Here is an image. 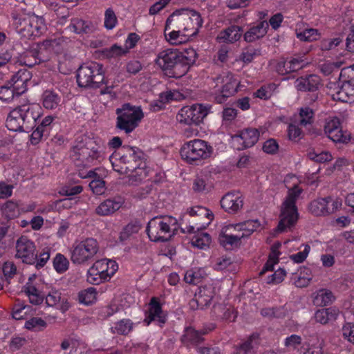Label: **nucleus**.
Segmentation results:
<instances>
[{
  "mask_svg": "<svg viewBox=\"0 0 354 354\" xmlns=\"http://www.w3.org/2000/svg\"><path fill=\"white\" fill-rule=\"evenodd\" d=\"M210 106L202 104H194L183 107L177 115V120L180 124H194L198 126L209 112Z\"/></svg>",
  "mask_w": 354,
  "mask_h": 354,
  "instance_id": "obj_12",
  "label": "nucleus"
},
{
  "mask_svg": "<svg viewBox=\"0 0 354 354\" xmlns=\"http://www.w3.org/2000/svg\"><path fill=\"white\" fill-rule=\"evenodd\" d=\"M80 303L88 305L92 304L96 299V291L94 288H89L82 290L78 295Z\"/></svg>",
  "mask_w": 354,
  "mask_h": 354,
  "instance_id": "obj_47",
  "label": "nucleus"
},
{
  "mask_svg": "<svg viewBox=\"0 0 354 354\" xmlns=\"http://www.w3.org/2000/svg\"><path fill=\"white\" fill-rule=\"evenodd\" d=\"M30 308V306L24 305L19 301L16 303L12 308V317L17 320L26 319Z\"/></svg>",
  "mask_w": 354,
  "mask_h": 354,
  "instance_id": "obj_45",
  "label": "nucleus"
},
{
  "mask_svg": "<svg viewBox=\"0 0 354 354\" xmlns=\"http://www.w3.org/2000/svg\"><path fill=\"white\" fill-rule=\"evenodd\" d=\"M309 159L317 162H325L332 160V155L328 151H322L321 153H316L314 151L308 153Z\"/></svg>",
  "mask_w": 354,
  "mask_h": 354,
  "instance_id": "obj_59",
  "label": "nucleus"
},
{
  "mask_svg": "<svg viewBox=\"0 0 354 354\" xmlns=\"http://www.w3.org/2000/svg\"><path fill=\"white\" fill-rule=\"evenodd\" d=\"M205 276L203 269H192L187 270L185 274L184 280L189 284H198Z\"/></svg>",
  "mask_w": 354,
  "mask_h": 354,
  "instance_id": "obj_43",
  "label": "nucleus"
},
{
  "mask_svg": "<svg viewBox=\"0 0 354 354\" xmlns=\"http://www.w3.org/2000/svg\"><path fill=\"white\" fill-rule=\"evenodd\" d=\"M259 343V335L254 333L245 342L240 344L236 351L239 354H248L257 348Z\"/></svg>",
  "mask_w": 354,
  "mask_h": 354,
  "instance_id": "obj_37",
  "label": "nucleus"
},
{
  "mask_svg": "<svg viewBox=\"0 0 354 354\" xmlns=\"http://www.w3.org/2000/svg\"><path fill=\"white\" fill-rule=\"evenodd\" d=\"M260 227V223L258 220H250L243 223L234 225V227L243 230L250 236L254 231Z\"/></svg>",
  "mask_w": 354,
  "mask_h": 354,
  "instance_id": "obj_44",
  "label": "nucleus"
},
{
  "mask_svg": "<svg viewBox=\"0 0 354 354\" xmlns=\"http://www.w3.org/2000/svg\"><path fill=\"white\" fill-rule=\"evenodd\" d=\"M297 38L304 41H313L317 40L319 37V33L317 29L308 28L303 32L297 34Z\"/></svg>",
  "mask_w": 354,
  "mask_h": 354,
  "instance_id": "obj_55",
  "label": "nucleus"
},
{
  "mask_svg": "<svg viewBox=\"0 0 354 354\" xmlns=\"http://www.w3.org/2000/svg\"><path fill=\"white\" fill-rule=\"evenodd\" d=\"M89 187L96 195H101L105 192V182L100 177L93 179L89 183Z\"/></svg>",
  "mask_w": 354,
  "mask_h": 354,
  "instance_id": "obj_60",
  "label": "nucleus"
},
{
  "mask_svg": "<svg viewBox=\"0 0 354 354\" xmlns=\"http://www.w3.org/2000/svg\"><path fill=\"white\" fill-rule=\"evenodd\" d=\"M15 89L12 86H0V100L4 102L12 100L15 94Z\"/></svg>",
  "mask_w": 354,
  "mask_h": 354,
  "instance_id": "obj_62",
  "label": "nucleus"
},
{
  "mask_svg": "<svg viewBox=\"0 0 354 354\" xmlns=\"http://www.w3.org/2000/svg\"><path fill=\"white\" fill-rule=\"evenodd\" d=\"M334 296L331 291L321 289L316 292L313 298V304L317 306H325L333 302Z\"/></svg>",
  "mask_w": 354,
  "mask_h": 354,
  "instance_id": "obj_39",
  "label": "nucleus"
},
{
  "mask_svg": "<svg viewBox=\"0 0 354 354\" xmlns=\"http://www.w3.org/2000/svg\"><path fill=\"white\" fill-rule=\"evenodd\" d=\"M153 321L157 322V324L160 327L166 322V317L163 314L160 304L156 297L151 298L144 322L149 326Z\"/></svg>",
  "mask_w": 354,
  "mask_h": 354,
  "instance_id": "obj_19",
  "label": "nucleus"
},
{
  "mask_svg": "<svg viewBox=\"0 0 354 354\" xmlns=\"http://www.w3.org/2000/svg\"><path fill=\"white\" fill-rule=\"evenodd\" d=\"M233 229H236L234 227V225H229L222 232V234L220 236L219 240L223 246H236L239 245V236H234Z\"/></svg>",
  "mask_w": 354,
  "mask_h": 354,
  "instance_id": "obj_36",
  "label": "nucleus"
},
{
  "mask_svg": "<svg viewBox=\"0 0 354 354\" xmlns=\"http://www.w3.org/2000/svg\"><path fill=\"white\" fill-rule=\"evenodd\" d=\"M37 21V16L29 15L21 9H15L10 15L12 26L19 34L24 37H30L31 24Z\"/></svg>",
  "mask_w": 354,
  "mask_h": 354,
  "instance_id": "obj_15",
  "label": "nucleus"
},
{
  "mask_svg": "<svg viewBox=\"0 0 354 354\" xmlns=\"http://www.w3.org/2000/svg\"><path fill=\"white\" fill-rule=\"evenodd\" d=\"M71 157L77 167H90L100 162L101 151L92 138L82 136L76 139Z\"/></svg>",
  "mask_w": 354,
  "mask_h": 354,
  "instance_id": "obj_2",
  "label": "nucleus"
},
{
  "mask_svg": "<svg viewBox=\"0 0 354 354\" xmlns=\"http://www.w3.org/2000/svg\"><path fill=\"white\" fill-rule=\"evenodd\" d=\"M180 63L181 64V71L177 73L178 77L185 75L189 71V67L193 65L198 57L196 50L192 48H185L180 51Z\"/></svg>",
  "mask_w": 354,
  "mask_h": 354,
  "instance_id": "obj_23",
  "label": "nucleus"
},
{
  "mask_svg": "<svg viewBox=\"0 0 354 354\" xmlns=\"http://www.w3.org/2000/svg\"><path fill=\"white\" fill-rule=\"evenodd\" d=\"M28 80L29 74L26 71H19L12 76L11 79L12 86L16 90L17 95L26 91V82Z\"/></svg>",
  "mask_w": 354,
  "mask_h": 354,
  "instance_id": "obj_33",
  "label": "nucleus"
},
{
  "mask_svg": "<svg viewBox=\"0 0 354 354\" xmlns=\"http://www.w3.org/2000/svg\"><path fill=\"white\" fill-rule=\"evenodd\" d=\"M69 262L62 254H57L53 259V266L59 273L66 272L68 268Z\"/></svg>",
  "mask_w": 354,
  "mask_h": 354,
  "instance_id": "obj_51",
  "label": "nucleus"
},
{
  "mask_svg": "<svg viewBox=\"0 0 354 354\" xmlns=\"http://www.w3.org/2000/svg\"><path fill=\"white\" fill-rule=\"evenodd\" d=\"M214 82L215 88H218L215 91L214 100L218 104L223 103L229 97L234 95L240 84L235 75L230 73L218 75L214 79Z\"/></svg>",
  "mask_w": 354,
  "mask_h": 354,
  "instance_id": "obj_11",
  "label": "nucleus"
},
{
  "mask_svg": "<svg viewBox=\"0 0 354 354\" xmlns=\"http://www.w3.org/2000/svg\"><path fill=\"white\" fill-rule=\"evenodd\" d=\"M15 257L21 259L24 263L33 265L37 260L36 246L33 241L26 236H21L17 240Z\"/></svg>",
  "mask_w": 354,
  "mask_h": 354,
  "instance_id": "obj_13",
  "label": "nucleus"
},
{
  "mask_svg": "<svg viewBox=\"0 0 354 354\" xmlns=\"http://www.w3.org/2000/svg\"><path fill=\"white\" fill-rule=\"evenodd\" d=\"M55 44H57L56 39L46 40L42 43L39 48L37 49V55H35L38 64L50 59V48H53Z\"/></svg>",
  "mask_w": 354,
  "mask_h": 354,
  "instance_id": "obj_35",
  "label": "nucleus"
},
{
  "mask_svg": "<svg viewBox=\"0 0 354 354\" xmlns=\"http://www.w3.org/2000/svg\"><path fill=\"white\" fill-rule=\"evenodd\" d=\"M339 310L335 308H322L316 311L315 314V321L322 324H326L330 321L337 319Z\"/></svg>",
  "mask_w": 354,
  "mask_h": 354,
  "instance_id": "obj_30",
  "label": "nucleus"
},
{
  "mask_svg": "<svg viewBox=\"0 0 354 354\" xmlns=\"http://www.w3.org/2000/svg\"><path fill=\"white\" fill-rule=\"evenodd\" d=\"M342 205L341 200L328 196L313 201L309 204L308 209L310 213L316 216H326L336 212Z\"/></svg>",
  "mask_w": 354,
  "mask_h": 354,
  "instance_id": "obj_14",
  "label": "nucleus"
},
{
  "mask_svg": "<svg viewBox=\"0 0 354 354\" xmlns=\"http://www.w3.org/2000/svg\"><path fill=\"white\" fill-rule=\"evenodd\" d=\"M22 121L25 127V132H29L36 126L37 120L40 118L41 107L36 104H25L18 106Z\"/></svg>",
  "mask_w": 354,
  "mask_h": 354,
  "instance_id": "obj_18",
  "label": "nucleus"
},
{
  "mask_svg": "<svg viewBox=\"0 0 354 354\" xmlns=\"http://www.w3.org/2000/svg\"><path fill=\"white\" fill-rule=\"evenodd\" d=\"M22 120V116L20 114L18 106H17L9 113L6 119V127L12 131L25 132V127Z\"/></svg>",
  "mask_w": 354,
  "mask_h": 354,
  "instance_id": "obj_27",
  "label": "nucleus"
},
{
  "mask_svg": "<svg viewBox=\"0 0 354 354\" xmlns=\"http://www.w3.org/2000/svg\"><path fill=\"white\" fill-rule=\"evenodd\" d=\"M165 37L166 39L171 44H178L183 42L181 29L171 28L170 30H166L165 26Z\"/></svg>",
  "mask_w": 354,
  "mask_h": 354,
  "instance_id": "obj_48",
  "label": "nucleus"
},
{
  "mask_svg": "<svg viewBox=\"0 0 354 354\" xmlns=\"http://www.w3.org/2000/svg\"><path fill=\"white\" fill-rule=\"evenodd\" d=\"M286 274V272L284 269L279 268L277 270H276L273 274H272L270 276L268 277L267 283L270 284H277L281 283L285 276Z\"/></svg>",
  "mask_w": 354,
  "mask_h": 354,
  "instance_id": "obj_64",
  "label": "nucleus"
},
{
  "mask_svg": "<svg viewBox=\"0 0 354 354\" xmlns=\"http://www.w3.org/2000/svg\"><path fill=\"white\" fill-rule=\"evenodd\" d=\"M121 207V203L115 200L107 199L101 203L95 209V212L100 216H107L114 213Z\"/></svg>",
  "mask_w": 354,
  "mask_h": 354,
  "instance_id": "obj_34",
  "label": "nucleus"
},
{
  "mask_svg": "<svg viewBox=\"0 0 354 354\" xmlns=\"http://www.w3.org/2000/svg\"><path fill=\"white\" fill-rule=\"evenodd\" d=\"M214 297V291L210 287H203L190 300L189 305L191 309H204L207 307Z\"/></svg>",
  "mask_w": 354,
  "mask_h": 354,
  "instance_id": "obj_20",
  "label": "nucleus"
},
{
  "mask_svg": "<svg viewBox=\"0 0 354 354\" xmlns=\"http://www.w3.org/2000/svg\"><path fill=\"white\" fill-rule=\"evenodd\" d=\"M3 276L6 280L12 278L17 272V267L12 261H6L1 266Z\"/></svg>",
  "mask_w": 354,
  "mask_h": 354,
  "instance_id": "obj_61",
  "label": "nucleus"
},
{
  "mask_svg": "<svg viewBox=\"0 0 354 354\" xmlns=\"http://www.w3.org/2000/svg\"><path fill=\"white\" fill-rule=\"evenodd\" d=\"M118 19L115 12L112 8H108L104 13V27L108 30L113 29L116 24Z\"/></svg>",
  "mask_w": 354,
  "mask_h": 354,
  "instance_id": "obj_58",
  "label": "nucleus"
},
{
  "mask_svg": "<svg viewBox=\"0 0 354 354\" xmlns=\"http://www.w3.org/2000/svg\"><path fill=\"white\" fill-rule=\"evenodd\" d=\"M301 192L302 189L297 185L288 189L287 196L281 207L280 221L277 228L278 232H282L297 223L299 214L296 201Z\"/></svg>",
  "mask_w": 354,
  "mask_h": 354,
  "instance_id": "obj_4",
  "label": "nucleus"
},
{
  "mask_svg": "<svg viewBox=\"0 0 354 354\" xmlns=\"http://www.w3.org/2000/svg\"><path fill=\"white\" fill-rule=\"evenodd\" d=\"M259 138V132L255 128H247L232 136L234 147L243 150L254 146Z\"/></svg>",
  "mask_w": 354,
  "mask_h": 354,
  "instance_id": "obj_17",
  "label": "nucleus"
},
{
  "mask_svg": "<svg viewBox=\"0 0 354 354\" xmlns=\"http://www.w3.org/2000/svg\"><path fill=\"white\" fill-rule=\"evenodd\" d=\"M321 79L317 75H310L306 77H301L297 79L296 87L300 91L313 92L318 89L320 85Z\"/></svg>",
  "mask_w": 354,
  "mask_h": 354,
  "instance_id": "obj_24",
  "label": "nucleus"
},
{
  "mask_svg": "<svg viewBox=\"0 0 354 354\" xmlns=\"http://www.w3.org/2000/svg\"><path fill=\"white\" fill-rule=\"evenodd\" d=\"M261 55L260 50L252 47H248L243 50L239 59L245 64H249L253 61V59Z\"/></svg>",
  "mask_w": 354,
  "mask_h": 354,
  "instance_id": "obj_50",
  "label": "nucleus"
},
{
  "mask_svg": "<svg viewBox=\"0 0 354 354\" xmlns=\"http://www.w3.org/2000/svg\"><path fill=\"white\" fill-rule=\"evenodd\" d=\"M133 323L129 319H123L115 324V326L111 328L113 334L121 335H127L133 329Z\"/></svg>",
  "mask_w": 354,
  "mask_h": 354,
  "instance_id": "obj_40",
  "label": "nucleus"
},
{
  "mask_svg": "<svg viewBox=\"0 0 354 354\" xmlns=\"http://www.w3.org/2000/svg\"><path fill=\"white\" fill-rule=\"evenodd\" d=\"M102 53L107 58L118 57L125 55L127 53V48L114 44L110 48L104 49Z\"/></svg>",
  "mask_w": 354,
  "mask_h": 354,
  "instance_id": "obj_53",
  "label": "nucleus"
},
{
  "mask_svg": "<svg viewBox=\"0 0 354 354\" xmlns=\"http://www.w3.org/2000/svg\"><path fill=\"white\" fill-rule=\"evenodd\" d=\"M206 333H207V330H196L192 327H188L185 329L181 340L187 346L192 344L198 346L204 340L203 335Z\"/></svg>",
  "mask_w": 354,
  "mask_h": 354,
  "instance_id": "obj_25",
  "label": "nucleus"
},
{
  "mask_svg": "<svg viewBox=\"0 0 354 354\" xmlns=\"http://www.w3.org/2000/svg\"><path fill=\"white\" fill-rule=\"evenodd\" d=\"M68 28L77 34H89L93 30V26L91 22L80 18L72 19Z\"/></svg>",
  "mask_w": 354,
  "mask_h": 354,
  "instance_id": "obj_32",
  "label": "nucleus"
},
{
  "mask_svg": "<svg viewBox=\"0 0 354 354\" xmlns=\"http://www.w3.org/2000/svg\"><path fill=\"white\" fill-rule=\"evenodd\" d=\"M100 252V245L93 238L75 241L71 248V260L76 265H85L94 260Z\"/></svg>",
  "mask_w": 354,
  "mask_h": 354,
  "instance_id": "obj_6",
  "label": "nucleus"
},
{
  "mask_svg": "<svg viewBox=\"0 0 354 354\" xmlns=\"http://www.w3.org/2000/svg\"><path fill=\"white\" fill-rule=\"evenodd\" d=\"M221 205L228 213L235 214L243 207V201L238 192L227 193L221 198Z\"/></svg>",
  "mask_w": 354,
  "mask_h": 354,
  "instance_id": "obj_21",
  "label": "nucleus"
},
{
  "mask_svg": "<svg viewBox=\"0 0 354 354\" xmlns=\"http://www.w3.org/2000/svg\"><path fill=\"white\" fill-rule=\"evenodd\" d=\"M314 113L312 109L309 107L301 108L299 111V124L306 126L313 122Z\"/></svg>",
  "mask_w": 354,
  "mask_h": 354,
  "instance_id": "obj_54",
  "label": "nucleus"
},
{
  "mask_svg": "<svg viewBox=\"0 0 354 354\" xmlns=\"http://www.w3.org/2000/svg\"><path fill=\"white\" fill-rule=\"evenodd\" d=\"M145 154L138 147L123 146L122 148V155L119 159L120 163L123 165L120 169H117V165L113 164L114 170L120 174H127L129 171L134 173L129 176V183L140 182L143 177L146 176L145 168L146 164L144 161Z\"/></svg>",
  "mask_w": 354,
  "mask_h": 354,
  "instance_id": "obj_1",
  "label": "nucleus"
},
{
  "mask_svg": "<svg viewBox=\"0 0 354 354\" xmlns=\"http://www.w3.org/2000/svg\"><path fill=\"white\" fill-rule=\"evenodd\" d=\"M339 80L335 95L336 99L345 102L354 101V84L344 77H339Z\"/></svg>",
  "mask_w": 354,
  "mask_h": 354,
  "instance_id": "obj_22",
  "label": "nucleus"
},
{
  "mask_svg": "<svg viewBox=\"0 0 354 354\" xmlns=\"http://www.w3.org/2000/svg\"><path fill=\"white\" fill-rule=\"evenodd\" d=\"M47 326L46 322L41 317H32L25 323V328L32 330H41Z\"/></svg>",
  "mask_w": 354,
  "mask_h": 354,
  "instance_id": "obj_52",
  "label": "nucleus"
},
{
  "mask_svg": "<svg viewBox=\"0 0 354 354\" xmlns=\"http://www.w3.org/2000/svg\"><path fill=\"white\" fill-rule=\"evenodd\" d=\"M180 153L183 160L192 163L196 160L209 158L213 153V148L203 140L194 139L185 142L182 146Z\"/></svg>",
  "mask_w": 354,
  "mask_h": 354,
  "instance_id": "obj_9",
  "label": "nucleus"
},
{
  "mask_svg": "<svg viewBox=\"0 0 354 354\" xmlns=\"http://www.w3.org/2000/svg\"><path fill=\"white\" fill-rule=\"evenodd\" d=\"M104 74L102 65L90 62L82 65L77 70V82L79 86L97 88L104 84Z\"/></svg>",
  "mask_w": 354,
  "mask_h": 354,
  "instance_id": "obj_7",
  "label": "nucleus"
},
{
  "mask_svg": "<svg viewBox=\"0 0 354 354\" xmlns=\"http://www.w3.org/2000/svg\"><path fill=\"white\" fill-rule=\"evenodd\" d=\"M328 137L335 142H347L350 140V134L344 133L342 129L339 127L333 131H329L327 134Z\"/></svg>",
  "mask_w": 354,
  "mask_h": 354,
  "instance_id": "obj_56",
  "label": "nucleus"
},
{
  "mask_svg": "<svg viewBox=\"0 0 354 354\" xmlns=\"http://www.w3.org/2000/svg\"><path fill=\"white\" fill-rule=\"evenodd\" d=\"M35 55H37V49L35 48L26 51L21 57V63L30 68L38 64V61H37Z\"/></svg>",
  "mask_w": 354,
  "mask_h": 354,
  "instance_id": "obj_57",
  "label": "nucleus"
},
{
  "mask_svg": "<svg viewBox=\"0 0 354 354\" xmlns=\"http://www.w3.org/2000/svg\"><path fill=\"white\" fill-rule=\"evenodd\" d=\"M116 128L126 133L132 132L138 126L144 115L140 106L124 104L115 110Z\"/></svg>",
  "mask_w": 354,
  "mask_h": 354,
  "instance_id": "obj_8",
  "label": "nucleus"
},
{
  "mask_svg": "<svg viewBox=\"0 0 354 354\" xmlns=\"http://www.w3.org/2000/svg\"><path fill=\"white\" fill-rule=\"evenodd\" d=\"M179 55L180 51L176 49H167L159 53L156 62L164 71L173 68L172 76L178 77L177 73L181 71Z\"/></svg>",
  "mask_w": 354,
  "mask_h": 354,
  "instance_id": "obj_16",
  "label": "nucleus"
},
{
  "mask_svg": "<svg viewBox=\"0 0 354 354\" xmlns=\"http://www.w3.org/2000/svg\"><path fill=\"white\" fill-rule=\"evenodd\" d=\"M212 187L211 184L208 182L207 175H198L193 182V189L195 192H208Z\"/></svg>",
  "mask_w": 354,
  "mask_h": 354,
  "instance_id": "obj_41",
  "label": "nucleus"
},
{
  "mask_svg": "<svg viewBox=\"0 0 354 354\" xmlns=\"http://www.w3.org/2000/svg\"><path fill=\"white\" fill-rule=\"evenodd\" d=\"M118 269L115 261L106 259L96 261L88 270L87 281L98 285L109 281Z\"/></svg>",
  "mask_w": 354,
  "mask_h": 354,
  "instance_id": "obj_10",
  "label": "nucleus"
},
{
  "mask_svg": "<svg viewBox=\"0 0 354 354\" xmlns=\"http://www.w3.org/2000/svg\"><path fill=\"white\" fill-rule=\"evenodd\" d=\"M1 210L3 215L8 219L14 218L19 214L17 204L10 201L2 206Z\"/></svg>",
  "mask_w": 354,
  "mask_h": 354,
  "instance_id": "obj_46",
  "label": "nucleus"
},
{
  "mask_svg": "<svg viewBox=\"0 0 354 354\" xmlns=\"http://www.w3.org/2000/svg\"><path fill=\"white\" fill-rule=\"evenodd\" d=\"M61 102V96L55 91L46 90L42 94V104L46 109H55Z\"/></svg>",
  "mask_w": 354,
  "mask_h": 354,
  "instance_id": "obj_31",
  "label": "nucleus"
},
{
  "mask_svg": "<svg viewBox=\"0 0 354 354\" xmlns=\"http://www.w3.org/2000/svg\"><path fill=\"white\" fill-rule=\"evenodd\" d=\"M268 28V24L266 21H261L244 34V40L247 42L254 41L263 37L266 34Z\"/></svg>",
  "mask_w": 354,
  "mask_h": 354,
  "instance_id": "obj_29",
  "label": "nucleus"
},
{
  "mask_svg": "<svg viewBox=\"0 0 354 354\" xmlns=\"http://www.w3.org/2000/svg\"><path fill=\"white\" fill-rule=\"evenodd\" d=\"M46 303L49 306H55L59 304L62 312L66 311L70 307L67 298L62 297V293L55 288L48 292L46 297Z\"/></svg>",
  "mask_w": 354,
  "mask_h": 354,
  "instance_id": "obj_26",
  "label": "nucleus"
},
{
  "mask_svg": "<svg viewBox=\"0 0 354 354\" xmlns=\"http://www.w3.org/2000/svg\"><path fill=\"white\" fill-rule=\"evenodd\" d=\"M202 26L200 15L191 10H180L174 12L166 21V30L181 29L182 36L192 37L197 34Z\"/></svg>",
  "mask_w": 354,
  "mask_h": 354,
  "instance_id": "obj_3",
  "label": "nucleus"
},
{
  "mask_svg": "<svg viewBox=\"0 0 354 354\" xmlns=\"http://www.w3.org/2000/svg\"><path fill=\"white\" fill-rule=\"evenodd\" d=\"M142 225L138 221H133L128 223L122 230L120 239L122 241L127 240L132 234L138 233L141 229Z\"/></svg>",
  "mask_w": 354,
  "mask_h": 354,
  "instance_id": "obj_42",
  "label": "nucleus"
},
{
  "mask_svg": "<svg viewBox=\"0 0 354 354\" xmlns=\"http://www.w3.org/2000/svg\"><path fill=\"white\" fill-rule=\"evenodd\" d=\"M177 220L171 216H156L149 221L146 232L151 241L166 242L177 230Z\"/></svg>",
  "mask_w": 354,
  "mask_h": 354,
  "instance_id": "obj_5",
  "label": "nucleus"
},
{
  "mask_svg": "<svg viewBox=\"0 0 354 354\" xmlns=\"http://www.w3.org/2000/svg\"><path fill=\"white\" fill-rule=\"evenodd\" d=\"M214 312L217 317L226 322H234L236 317V313L234 308L221 304L214 306Z\"/></svg>",
  "mask_w": 354,
  "mask_h": 354,
  "instance_id": "obj_38",
  "label": "nucleus"
},
{
  "mask_svg": "<svg viewBox=\"0 0 354 354\" xmlns=\"http://www.w3.org/2000/svg\"><path fill=\"white\" fill-rule=\"evenodd\" d=\"M211 243V236L207 233H201L194 236L192 240L194 246L201 249L208 247Z\"/></svg>",
  "mask_w": 354,
  "mask_h": 354,
  "instance_id": "obj_49",
  "label": "nucleus"
},
{
  "mask_svg": "<svg viewBox=\"0 0 354 354\" xmlns=\"http://www.w3.org/2000/svg\"><path fill=\"white\" fill-rule=\"evenodd\" d=\"M302 343V338L297 335H291L285 339L284 345L288 348L296 350Z\"/></svg>",
  "mask_w": 354,
  "mask_h": 354,
  "instance_id": "obj_63",
  "label": "nucleus"
},
{
  "mask_svg": "<svg viewBox=\"0 0 354 354\" xmlns=\"http://www.w3.org/2000/svg\"><path fill=\"white\" fill-rule=\"evenodd\" d=\"M243 32V28L239 26H231L221 31L217 39L223 42L234 43L238 41Z\"/></svg>",
  "mask_w": 354,
  "mask_h": 354,
  "instance_id": "obj_28",
  "label": "nucleus"
}]
</instances>
